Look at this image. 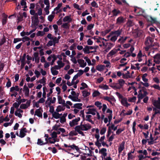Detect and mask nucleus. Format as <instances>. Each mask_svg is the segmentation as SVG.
Returning a JSON list of instances; mask_svg holds the SVG:
<instances>
[{"label":"nucleus","mask_w":160,"mask_h":160,"mask_svg":"<svg viewBox=\"0 0 160 160\" xmlns=\"http://www.w3.org/2000/svg\"><path fill=\"white\" fill-rule=\"evenodd\" d=\"M136 100V97L135 96L133 97L132 98H130L128 99V101L130 102H134Z\"/></svg>","instance_id":"50"},{"label":"nucleus","mask_w":160,"mask_h":160,"mask_svg":"<svg viewBox=\"0 0 160 160\" xmlns=\"http://www.w3.org/2000/svg\"><path fill=\"white\" fill-rule=\"evenodd\" d=\"M26 135L25 132H22L21 131H20V134L19 135V137L21 138H23Z\"/></svg>","instance_id":"52"},{"label":"nucleus","mask_w":160,"mask_h":160,"mask_svg":"<svg viewBox=\"0 0 160 160\" xmlns=\"http://www.w3.org/2000/svg\"><path fill=\"white\" fill-rule=\"evenodd\" d=\"M147 20L152 23H156L157 22L156 18H153L151 16H148L146 18Z\"/></svg>","instance_id":"11"},{"label":"nucleus","mask_w":160,"mask_h":160,"mask_svg":"<svg viewBox=\"0 0 160 160\" xmlns=\"http://www.w3.org/2000/svg\"><path fill=\"white\" fill-rule=\"evenodd\" d=\"M8 15H6L4 13H3L2 14V25H5L7 22V18Z\"/></svg>","instance_id":"9"},{"label":"nucleus","mask_w":160,"mask_h":160,"mask_svg":"<svg viewBox=\"0 0 160 160\" xmlns=\"http://www.w3.org/2000/svg\"><path fill=\"white\" fill-rule=\"evenodd\" d=\"M20 108L21 109H26L28 108V106L26 104L22 103L20 105Z\"/></svg>","instance_id":"45"},{"label":"nucleus","mask_w":160,"mask_h":160,"mask_svg":"<svg viewBox=\"0 0 160 160\" xmlns=\"http://www.w3.org/2000/svg\"><path fill=\"white\" fill-rule=\"evenodd\" d=\"M84 71L81 69L78 70V72L76 74L78 77H80L81 75L83 74Z\"/></svg>","instance_id":"56"},{"label":"nucleus","mask_w":160,"mask_h":160,"mask_svg":"<svg viewBox=\"0 0 160 160\" xmlns=\"http://www.w3.org/2000/svg\"><path fill=\"white\" fill-rule=\"evenodd\" d=\"M82 103H77L74 104L73 106L71 107V108H77L79 109H81L82 108Z\"/></svg>","instance_id":"18"},{"label":"nucleus","mask_w":160,"mask_h":160,"mask_svg":"<svg viewBox=\"0 0 160 160\" xmlns=\"http://www.w3.org/2000/svg\"><path fill=\"white\" fill-rule=\"evenodd\" d=\"M84 53H89V49L88 47V46H86L85 48L83 49Z\"/></svg>","instance_id":"31"},{"label":"nucleus","mask_w":160,"mask_h":160,"mask_svg":"<svg viewBox=\"0 0 160 160\" xmlns=\"http://www.w3.org/2000/svg\"><path fill=\"white\" fill-rule=\"evenodd\" d=\"M109 45L108 46L107 48L104 50V52L106 53L108 52L112 48L113 46L112 44L110 42L109 43Z\"/></svg>","instance_id":"23"},{"label":"nucleus","mask_w":160,"mask_h":160,"mask_svg":"<svg viewBox=\"0 0 160 160\" xmlns=\"http://www.w3.org/2000/svg\"><path fill=\"white\" fill-rule=\"evenodd\" d=\"M139 65L140 64L138 63H137L135 64V65L137 66L136 67H135L133 65L131 64V69H137L138 70H139L140 69V67L139 66Z\"/></svg>","instance_id":"21"},{"label":"nucleus","mask_w":160,"mask_h":160,"mask_svg":"<svg viewBox=\"0 0 160 160\" xmlns=\"http://www.w3.org/2000/svg\"><path fill=\"white\" fill-rule=\"evenodd\" d=\"M122 32V30H118L117 31H112L111 32V34H115L117 37L119 36L120 34Z\"/></svg>","instance_id":"17"},{"label":"nucleus","mask_w":160,"mask_h":160,"mask_svg":"<svg viewBox=\"0 0 160 160\" xmlns=\"http://www.w3.org/2000/svg\"><path fill=\"white\" fill-rule=\"evenodd\" d=\"M62 5V3H59L58 5L54 9V11H58L60 8L61 7Z\"/></svg>","instance_id":"53"},{"label":"nucleus","mask_w":160,"mask_h":160,"mask_svg":"<svg viewBox=\"0 0 160 160\" xmlns=\"http://www.w3.org/2000/svg\"><path fill=\"white\" fill-rule=\"evenodd\" d=\"M122 78L124 79H128V78H132V77L130 75H127L126 74H124V73H123L122 74Z\"/></svg>","instance_id":"40"},{"label":"nucleus","mask_w":160,"mask_h":160,"mask_svg":"<svg viewBox=\"0 0 160 160\" xmlns=\"http://www.w3.org/2000/svg\"><path fill=\"white\" fill-rule=\"evenodd\" d=\"M112 16H117L122 13V12L118 9L114 8L112 11Z\"/></svg>","instance_id":"6"},{"label":"nucleus","mask_w":160,"mask_h":160,"mask_svg":"<svg viewBox=\"0 0 160 160\" xmlns=\"http://www.w3.org/2000/svg\"><path fill=\"white\" fill-rule=\"evenodd\" d=\"M154 59L160 60V53H157L153 57Z\"/></svg>","instance_id":"59"},{"label":"nucleus","mask_w":160,"mask_h":160,"mask_svg":"<svg viewBox=\"0 0 160 160\" xmlns=\"http://www.w3.org/2000/svg\"><path fill=\"white\" fill-rule=\"evenodd\" d=\"M58 103L59 104H62V105L65 103V101L62 99V97H61L60 96H58Z\"/></svg>","instance_id":"19"},{"label":"nucleus","mask_w":160,"mask_h":160,"mask_svg":"<svg viewBox=\"0 0 160 160\" xmlns=\"http://www.w3.org/2000/svg\"><path fill=\"white\" fill-rule=\"evenodd\" d=\"M65 108V107L63 108L61 105H59L57 107V108L56 109V111L58 112H60L64 111Z\"/></svg>","instance_id":"27"},{"label":"nucleus","mask_w":160,"mask_h":160,"mask_svg":"<svg viewBox=\"0 0 160 160\" xmlns=\"http://www.w3.org/2000/svg\"><path fill=\"white\" fill-rule=\"evenodd\" d=\"M111 31L110 29H106L104 31L101 32L102 35L103 36H105L108 33Z\"/></svg>","instance_id":"30"},{"label":"nucleus","mask_w":160,"mask_h":160,"mask_svg":"<svg viewBox=\"0 0 160 160\" xmlns=\"http://www.w3.org/2000/svg\"><path fill=\"white\" fill-rule=\"evenodd\" d=\"M132 33L134 34V36L135 38H137L138 37V30H135Z\"/></svg>","instance_id":"43"},{"label":"nucleus","mask_w":160,"mask_h":160,"mask_svg":"<svg viewBox=\"0 0 160 160\" xmlns=\"http://www.w3.org/2000/svg\"><path fill=\"white\" fill-rule=\"evenodd\" d=\"M127 102V99L126 98H124L122 99L121 101V103L123 105H124Z\"/></svg>","instance_id":"49"},{"label":"nucleus","mask_w":160,"mask_h":160,"mask_svg":"<svg viewBox=\"0 0 160 160\" xmlns=\"http://www.w3.org/2000/svg\"><path fill=\"white\" fill-rule=\"evenodd\" d=\"M80 120V117H78L72 120V121H70L69 124L70 126L71 127H73L75 125L78 124V122Z\"/></svg>","instance_id":"4"},{"label":"nucleus","mask_w":160,"mask_h":160,"mask_svg":"<svg viewBox=\"0 0 160 160\" xmlns=\"http://www.w3.org/2000/svg\"><path fill=\"white\" fill-rule=\"evenodd\" d=\"M82 127H80L79 126H76L74 128V129L75 131L77 132L79 134H81L82 136H85V134L81 130L87 131L91 128V126L89 123H88L84 124Z\"/></svg>","instance_id":"1"},{"label":"nucleus","mask_w":160,"mask_h":160,"mask_svg":"<svg viewBox=\"0 0 160 160\" xmlns=\"http://www.w3.org/2000/svg\"><path fill=\"white\" fill-rule=\"evenodd\" d=\"M113 86H110L114 89H120L122 88L121 86H119V85L118 83H115L113 84Z\"/></svg>","instance_id":"25"},{"label":"nucleus","mask_w":160,"mask_h":160,"mask_svg":"<svg viewBox=\"0 0 160 160\" xmlns=\"http://www.w3.org/2000/svg\"><path fill=\"white\" fill-rule=\"evenodd\" d=\"M6 40L5 36H3V38L1 39L0 41V46H2L6 42Z\"/></svg>","instance_id":"41"},{"label":"nucleus","mask_w":160,"mask_h":160,"mask_svg":"<svg viewBox=\"0 0 160 160\" xmlns=\"http://www.w3.org/2000/svg\"><path fill=\"white\" fill-rule=\"evenodd\" d=\"M51 72L52 73V74L53 75H58V72L56 70H54V69H51Z\"/></svg>","instance_id":"44"},{"label":"nucleus","mask_w":160,"mask_h":160,"mask_svg":"<svg viewBox=\"0 0 160 160\" xmlns=\"http://www.w3.org/2000/svg\"><path fill=\"white\" fill-rule=\"evenodd\" d=\"M106 131V128L105 127L103 128L100 130V134L102 135L104 134Z\"/></svg>","instance_id":"47"},{"label":"nucleus","mask_w":160,"mask_h":160,"mask_svg":"<svg viewBox=\"0 0 160 160\" xmlns=\"http://www.w3.org/2000/svg\"><path fill=\"white\" fill-rule=\"evenodd\" d=\"M23 90L25 91V95L26 97L29 96V90L26 85H25L23 87Z\"/></svg>","instance_id":"14"},{"label":"nucleus","mask_w":160,"mask_h":160,"mask_svg":"<svg viewBox=\"0 0 160 160\" xmlns=\"http://www.w3.org/2000/svg\"><path fill=\"white\" fill-rule=\"evenodd\" d=\"M102 110L104 114L105 113V112L106 110V109L107 108V105L105 104H103L102 105Z\"/></svg>","instance_id":"64"},{"label":"nucleus","mask_w":160,"mask_h":160,"mask_svg":"<svg viewBox=\"0 0 160 160\" xmlns=\"http://www.w3.org/2000/svg\"><path fill=\"white\" fill-rule=\"evenodd\" d=\"M52 58H53V59L51 63V65H53L54 64V63L55 61L57 60L56 58V56L54 54L52 55Z\"/></svg>","instance_id":"38"},{"label":"nucleus","mask_w":160,"mask_h":160,"mask_svg":"<svg viewBox=\"0 0 160 160\" xmlns=\"http://www.w3.org/2000/svg\"><path fill=\"white\" fill-rule=\"evenodd\" d=\"M39 23V20L35 19L34 20H32V25L34 26V27H36Z\"/></svg>","instance_id":"28"},{"label":"nucleus","mask_w":160,"mask_h":160,"mask_svg":"<svg viewBox=\"0 0 160 160\" xmlns=\"http://www.w3.org/2000/svg\"><path fill=\"white\" fill-rule=\"evenodd\" d=\"M138 157L139 158V159H144L146 158H151V156H144L142 154H139L138 156Z\"/></svg>","instance_id":"32"},{"label":"nucleus","mask_w":160,"mask_h":160,"mask_svg":"<svg viewBox=\"0 0 160 160\" xmlns=\"http://www.w3.org/2000/svg\"><path fill=\"white\" fill-rule=\"evenodd\" d=\"M22 41L23 42H24L26 41H32V39H30L27 36H25L24 37L22 38Z\"/></svg>","instance_id":"36"},{"label":"nucleus","mask_w":160,"mask_h":160,"mask_svg":"<svg viewBox=\"0 0 160 160\" xmlns=\"http://www.w3.org/2000/svg\"><path fill=\"white\" fill-rule=\"evenodd\" d=\"M64 146L66 148H70L72 149H75L77 151H78L79 150V148L76 146L74 144H73L72 145H68L64 143Z\"/></svg>","instance_id":"8"},{"label":"nucleus","mask_w":160,"mask_h":160,"mask_svg":"<svg viewBox=\"0 0 160 160\" xmlns=\"http://www.w3.org/2000/svg\"><path fill=\"white\" fill-rule=\"evenodd\" d=\"M125 18L123 17L120 16L117 19L116 24L118 25H122L125 22Z\"/></svg>","instance_id":"2"},{"label":"nucleus","mask_w":160,"mask_h":160,"mask_svg":"<svg viewBox=\"0 0 160 160\" xmlns=\"http://www.w3.org/2000/svg\"><path fill=\"white\" fill-rule=\"evenodd\" d=\"M96 68L97 70L99 71H101L104 69L105 66L102 65H98L96 66Z\"/></svg>","instance_id":"20"},{"label":"nucleus","mask_w":160,"mask_h":160,"mask_svg":"<svg viewBox=\"0 0 160 160\" xmlns=\"http://www.w3.org/2000/svg\"><path fill=\"white\" fill-rule=\"evenodd\" d=\"M118 82L119 86H121V88L123 87L124 84L125 83V81L123 79H119L118 80Z\"/></svg>","instance_id":"26"},{"label":"nucleus","mask_w":160,"mask_h":160,"mask_svg":"<svg viewBox=\"0 0 160 160\" xmlns=\"http://www.w3.org/2000/svg\"><path fill=\"white\" fill-rule=\"evenodd\" d=\"M63 21L64 22H70L72 21V19L70 16H66L64 18Z\"/></svg>","instance_id":"22"},{"label":"nucleus","mask_w":160,"mask_h":160,"mask_svg":"<svg viewBox=\"0 0 160 160\" xmlns=\"http://www.w3.org/2000/svg\"><path fill=\"white\" fill-rule=\"evenodd\" d=\"M54 16L52 14H51L49 15L48 18V20L50 22H52V21L53 19L54 18Z\"/></svg>","instance_id":"48"},{"label":"nucleus","mask_w":160,"mask_h":160,"mask_svg":"<svg viewBox=\"0 0 160 160\" xmlns=\"http://www.w3.org/2000/svg\"><path fill=\"white\" fill-rule=\"evenodd\" d=\"M88 112H86L87 114H91V113L92 111L97 112L95 108H88L87 109Z\"/></svg>","instance_id":"33"},{"label":"nucleus","mask_w":160,"mask_h":160,"mask_svg":"<svg viewBox=\"0 0 160 160\" xmlns=\"http://www.w3.org/2000/svg\"><path fill=\"white\" fill-rule=\"evenodd\" d=\"M103 99L111 103V100H112L113 98H111L108 96L104 97L103 98Z\"/></svg>","instance_id":"37"},{"label":"nucleus","mask_w":160,"mask_h":160,"mask_svg":"<svg viewBox=\"0 0 160 160\" xmlns=\"http://www.w3.org/2000/svg\"><path fill=\"white\" fill-rule=\"evenodd\" d=\"M100 94V93L98 91H95L93 93L92 96L93 97H95L99 96Z\"/></svg>","instance_id":"34"},{"label":"nucleus","mask_w":160,"mask_h":160,"mask_svg":"<svg viewBox=\"0 0 160 160\" xmlns=\"http://www.w3.org/2000/svg\"><path fill=\"white\" fill-rule=\"evenodd\" d=\"M115 2L119 5H122L123 7L125 8L129 6V4L127 3L125 0H114Z\"/></svg>","instance_id":"3"},{"label":"nucleus","mask_w":160,"mask_h":160,"mask_svg":"<svg viewBox=\"0 0 160 160\" xmlns=\"http://www.w3.org/2000/svg\"><path fill=\"white\" fill-rule=\"evenodd\" d=\"M60 126V125L55 124L52 127V129L56 131H57V130L58 129V128Z\"/></svg>","instance_id":"62"},{"label":"nucleus","mask_w":160,"mask_h":160,"mask_svg":"<svg viewBox=\"0 0 160 160\" xmlns=\"http://www.w3.org/2000/svg\"><path fill=\"white\" fill-rule=\"evenodd\" d=\"M33 56L35 58V62L37 63H38L39 62L40 58L38 57L39 53L38 52H35L33 53Z\"/></svg>","instance_id":"15"},{"label":"nucleus","mask_w":160,"mask_h":160,"mask_svg":"<svg viewBox=\"0 0 160 160\" xmlns=\"http://www.w3.org/2000/svg\"><path fill=\"white\" fill-rule=\"evenodd\" d=\"M37 143L38 145H43L44 144H42L43 143H44V142H43L41 140V139H38V142Z\"/></svg>","instance_id":"61"},{"label":"nucleus","mask_w":160,"mask_h":160,"mask_svg":"<svg viewBox=\"0 0 160 160\" xmlns=\"http://www.w3.org/2000/svg\"><path fill=\"white\" fill-rule=\"evenodd\" d=\"M106 151L107 149L104 148H102L99 151V153L102 154L101 156L102 160H103V158L107 155Z\"/></svg>","instance_id":"7"},{"label":"nucleus","mask_w":160,"mask_h":160,"mask_svg":"<svg viewBox=\"0 0 160 160\" xmlns=\"http://www.w3.org/2000/svg\"><path fill=\"white\" fill-rule=\"evenodd\" d=\"M117 53L116 49L114 48L111 51L109 52L107 55V57H110L111 56H113L115 54Z\"/></svg>","instance_id":"16"},{"label":"nucleus","mask_w":160,"mask_h":160,"mask_svg":"<svg viewBox=\"0 0 160 160\" xmlns=\"http://www.w3.org/2000/svg\"><path fill=\"white\" fill-rule=\"evenodd\" d=\"M41 109L42 112V109L40 108L39 109H38L36 110L34 115H37L38 117L42 118V112L40 111V109Z\"/></svg>","instance_id":"13"},{"label":"nucleus","mask_w":160,"mask_h":160,"mask_svg":"<svg viewBox=\"0 0 160 160\" xmlns=\"http://www.w3.org/2000/svg\"><path fill=\"white\" fill-rule=\"evenodd\" d=\"M78 62L80 64V67L82 68H84L87 65L86 62L82 59H78Z\"/></svg>","instance_id":"12"},{"label":"nucleus","mask_w":160,"mask_h":160,"mask_svg":"<svg viewBox=\"0 0 160 160\" xmlns=\"http://www.w3.org/2000/svg\"><path fill=\"white\" fill-rule=\"evenodd\" d=\"M57 38L56 37H55L54 38L52 39L53 42V46H55L56 43H58L59 42V41H57Z\"/></svg>","instance_id":"60"},{"label":"nucleus","mask_w":160,"mask_h":160,"mask_svg":"<svg viewBox=\"0 0 160 160\" xmlns=\"http://www.w3.org/2000/svg\"><path fill=\"white\" fill-rule=\"evenodd\" d=\"M94 24H90L87 26V29L88 30H91L93 28L94 26Z\"/></svg>","instance_id":"58"},{"label":"nucleus","mask_w":160,"mask_h":160,"mask_svg":"<svg viewBox=\"0 0 160 160\" xmlns=\"http://www.w3.org/2000/svg\"><path fill=\"white\" fill-rule=\"evenodd\" d=\"M144 43L146 46H154V45H152V43H150L149 41L147 38V37L146 38V40L145 41Z\"/></svg>","instance_id":"39"},{"label":"nucleus","mask_w":160,"mask_h":160,"mask_svg":"<svg viewBox=\"0 0 160 160\" xmlns=\"http://www.w3.org/2000/svg\"><path fill=\"white\" fill-rule=\"evenodd\" d=\"M60 118V122L62 123H64L66 121V118L64 117H61Z\"/></svg>","instance_id":"55"},{"label":"nucleus","mask_w":160,"mask_h":160,"mask_svg":"<svg viewBox=\"0 0 160 160\" xmlns=\"http://www.w3.org/2000/svg\"><path fill=\"white\" fill-rule=\"evenodd\" d=\"M51 135L53 138H56L57 137V132L54 131L51 133Z\"/></svg>","instance_id":"54"},{"label":"nucleus","mask_w":160,"mask_h":160,"mask_svg":"<svg viewBox=\"0 0 160 160\" xmlns=\"http://www.w3.org/2000/svg\"><path fill=\"white\" fill-rule=\"evenodd\" d=\"M152 103L157 108L160 109V98H158L157 100L152 101Z\"/></svg>","instance_id":"5"},{"label":"nucleus","mask_w":160,"mask_h":160,"mask_svg":"<svg viewBox=\"0 0 160 160\" xmlns=\"http://www.w3.org/2000/svg\"><path fill=\"white\" fill-rule=\"evenodd\" d=\"M82 96L84 97H86L89 96L90 94V93L87 91L86 90H84L82 91Z\"/></svg>","instance_id":"29"},{"label":"nucleus","mask_w":160,"mask_h":160,"mask_svg":"<svg viewBox=\"0 0 160 160\" xmlns=\"http://www.w3.org/2000/svg\"><path fill=\"white\" fill-rule=\"evenodd\" d=\"M128 26L131 27L133 25V22L131 20H128L127 23Z\"/></svg>","instance_id":"46"},{"label":"nucleus","mask_w":160,"mask_h":160,"mask_svg":"<svg viewBox=\"0 0 160 160\" xmlns=\"http://www.w3.org/2000/svg\"><path fill=\"white\" fill-rule=\"evenodd\" d=\"M62 26L63 28L66 29H68L69 28V26L67 23H63Z\"/></svg>","instance_id":"51"},{"label":"nucleus","mask_w":160,"mask_h":160,"mask_svg":"<svg viewBox=\"0 0 160 160\" xmlns=\"http://www.w3.org/2000/svg\"><path fill=\"white\" fill-rule=\"evenodd\" d=\"M115 134L114 133H113L112 135L109 137L108 139V141L109 142H112L114 138V137Z\"/></svg>","instance_id":"57"},{"label":"nucleus","mask_w":160,"mask_h":160,"mask_svg":"<svg viewBox=\"0 0 160 160\" xmlns=\"http://www.w3.org/2000/svg\"><path fill=\"white\" fill-rule=\"evenodd\" d=\"M6 79L8 80V82L6 83V86L7 88H8L11 87V82L10 79L9 78H7Z\"/></svg>","instance_id":"42"},{"label":"nucleus","mask_w":160,"mask_h":160,"mask_svg":"<svg viewBox=\"0 0 160 160\" xmlns=\"http://www.w3.org/2000/svg\"><path fill=\"white\" fill-rule=\"evenodd\" d=\"M46 79L45 78L43 77L42 79L38 81V82L41 84H43V85H44L46 84Z\"/></svg>","instance_id":"35"},{"label":"nucleus","mask_w":160,"mask_h":160,"mask_svg":"<svg viewBox=\"0 0 160 160\" xmlns=\"http://www.w3.org/2000/svg\"><path fill=\"white\" fill-rule=\"evenodd\" d=\"M52 117L51 118V119H52L53 118H54L55 119H58L59 118V113L58 112H55L52 114Z\"/></svg>","instance_id":"24"},{"label":"nucleus","mask_w":160,"mask_h":160,"mask_svg":"<svg viewBox=\"0 0 160 160\" xmlns=\"http://www.w3.org/2000/svg\"><path fill=\"white\" fill-rule=\"evenodd\" d=\"M116 94L118 96L119 99H122L123 98H123V96L121 94L118 92H116Z\"/></svg>","instance_id":"63"},{"label":"nucleus","mask_w":160,"mask_h":160,"mask_svg":"<svg viewBox=\"0 0 160 160\" xmlns=\"http://www.w3.org/2000/svg\"><path fill=\"white\" fill-rule=\"evenodd\" d=\"M125 142L124 141L122 142L119 145L118 148V153L119 154L118 155H120V153L125 148Z\"/></svg>","instance_id":"10"}]
</instances>
